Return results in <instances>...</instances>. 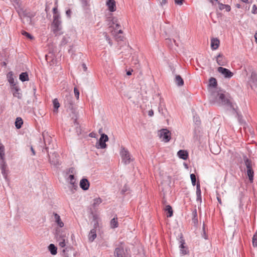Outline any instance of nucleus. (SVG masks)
Masks as SVG:
<instances>
[{
  "label": "nucleus",
  "mask_w": 257,
  "mask_h": 257,
  "mask_svg": "<svg viewBox=\"0 0 257 257\" xmlns=\"http://www.w3.org/2000/svg\"><path fill=\"white\" fill-rule=\"evenodd\" d=\"M209 85L213 87H215L217 86V81L215 78L211 77L209 79Z\"/></svg>",
  "instance_id": "72a5a7b5"
},
{
  "label": "nucleus",
  "mask_w": 257,
  "mask_h": 257,
  "mask_svg": "<svg viewBox=\"0 0 257 257\" xmlns=\"http://www.w3.org/2000/svg\"><path fill=\"white\" fill-rule=\"evenodd\" d=\"M49 250L50 251L51 253L53 255L56 254L57 251V248L53 244H50L48 246Z\"/></svg>",
  "instance_id": "b1692460"
},
{
  "label": "nucleus",
  "mask_w": 257,
  "mask_h": 257,
  "mask_svg": "<svg viewBox=\"0 0 257 257\" xmlns=\"http://www.w3.org/2000/svg\"><path fill=\"white\" fill-rule=\"evenodd\" d=\"M190 178H191V182H192V184L193 186H195L196 185V181L195 175L194 174H191L190 175Z\"/></svg>",
  "instance_id": "58836bf2"
},
{
  "label": "nucleus",
  "mask_w": 257,
  "mask_h": 257,
  "mask_svg": "<svg viewBox=\"0 0 257 257\" xmlns=\"http://www.w3.org/2000/svg\"><path fill=\"white\" fill-rule=\"evenodd\" d=\"M73 169H73V168H70V169H69V172H70V173H73Z\"/></svg>",
  "instance_id": "338daca9"
},
{
  "label": "nucleus",
  "mask_w": 257,
  "mask_h": 257,
  "mask_svg": "<svg viewBox=\"0 0 257 257\" xmlns=\"http://www.w3.org/2000/svg\"><path fill=\"white\" fill-rule=\"evenodd\" d=\"M256 9H257V8H256V7L255 6V5H253V8H252V10L254 11H255V10H256Z\"/></svg>",
  "instance_id": "e2e57ef3"
},
{
  "label": "nucleus",
  "mask_w": 257,
  "mask_h": 257,
  "mask_svg": "<svg viewBox=\"0 0 257 257\" xmlns=\"http://www.w3.org/2000/svg\"><path fill=\"white\" fill-rule=\"evenodd\" d=\"M120 155L122 158V161L125 164H128L133 161L131 155L128 151L124 148H122L120 152Z\"/></svg>",
  "instance_id": "7ed1b4c3"
},
{
  "label": "nucleus",
  "mask_w": 257,
  "mask_h": 257,
  "mask_svg": "<svg viewBox=\"0 0 257 257\" xmlns=\"http://www.w3.org/2000/svg\"><path fill=\"white\" fill-rule=\"evenodd\" d=\"M243 2L246 3H249L251 2V0H241Z\"/></svg>",
  "instance_id": "bf43d9fd"
},
{
  "label": "nucleus",
  "mask_w": 257,
  "mask_h": 257,
  "mask_svg": "<svg viewBox=\"0 0 257 257\" xmlns=\"http://www.w3.org/2000/svg\"><path fill=\"white\" fill-rule=\"evenodd\" d=\"M22 34L23 36H26L29 39L32 40L34 38V37L30 34L28 33V32H27L26 31H23L22 32Z\"/></svg>",
  "instance_id": "4c0bfd02"
},
{
  "label": "nucleus",
  "mask_w": 257,
  "mask_h": 257,
  "mask_svg": "<svg viewBox=\"0 0 257 257\" xmlns=\"http://www.w3.org/2000/svg\"><path fill=\"white\" fill-rule=\"evenodd\" d=\"M11 91L13 96L18 99H21L22 97V94L21 93L20 89L17 86H14L11 87Z\"/></svg>",
  "instance_id": "f8f14e48"
},
{
  "label": "nucleus",
  "mask_w": 257,
  "mask_h": 257,
  "mask_svg": "<svg viewBox=\"0 0 257 257\" xmlns=\"http://www.w3.org/2000/svg\"><path fill=\"white\" fill-rule=\"evenodd\" d=\"M183 1L184 0H175V3L177 5H182Z\"/></svg>",
  "instance_id": "de8ad7c7"
},
{
  "label": "nucleus",
  "mask_w": 257,
  "mask_h": 257,
  "mask_svg": "<svg viewBox=\"0 0 257 257\" xmlns=\"http://www.w3.org/2000/svg\"><path fill=\"white\" fill-rule=\"evenodd\" d=\"M115 37L116 39L120 40H122V38H123L122 37L119 36L118 35H116Z\"/></svg>",
  "instance_id": "8fccbe9b"
},
{
  "label": "nucleus",
  "mask_w": 257,
  "mask_h": 257,
  "mask_svg": "<svg viewBox=\"0 0 257 257\" xmlns=\"http://www.w3.org/2000/svg\"><path fill=\"white\" fill-rule=\"evenodd\" d=\"M181 244L179 246L180 247V253L182 255L186 254L188 252V250L186 248H185V247L184 246V244L185 243L184 241L183 240L180 241Z\"/></svg>",
  "instance_id": "412c9836"
},
{
  "label": "nucleus",
  "mask_w": 257,
  "mask_h": 257,
  "mask_svg": "<svg viewBox=\"0 0 257 257\" xmlns=\"http://www.w3.org/2000/svg\"><path fill=\"white\" fill-rule=\"evenodd\" d=\"M66 15H67L68 16L70 17V15H71V10H67V11H66Z\"/></svg>",
  "instance_id": "864d4df0"
},
{
  "label": "nucleus",
  "mask_w": 257,
  "mask_h": 257,
  "mask_svg": "<svg viewBox=\"0 0 257 257\" xmlns=\"http://www.w3.org/2000/svg\"><path fill=\"white\" fill-rule=\"evenodd\" d=\"M177 155L180 159L184 160H187L188 157V152L183 150H179L177 153Z\"/></svg>",
  "instance_id": "2eb2a0df"
},
{
  "label": "nucleus",
  "mask_w": 257,
  "mask_h": 257,
  "mask_svg": "<svg viewBox=\"0 0 257 257\" xmlns=\"http://www.w3.org/2000/svg\"><path fill=\"white\" fill-rule=\"evenodd\" d=\"M215 97V101L218 102L219 104L221 105H228L230 106L233 109L235 110V108L234 105L232 104L230 100L226 98L225 95L223 93H214L211 95V98Z\"/></svg>",
  "instance_id": "f257e3e1"
},
{
  "label": "nucleus",
  "mask_w": 257,
  "mask_h": 257,
  "mask_svg": "<svg viewBox=\"0 0 257 257\" xmlns=\"http://www.w3.org/2000/svg\"><path fill=\"white\" fill-rule=\"evenodd\" d=\"M120 25L118 23H117L115 24V28H114L115 29H116L117 28H118L120 27Z\"/></svg>",
  "instance_id": "052dcab7"
},
{
  "label": "nucleus",
  "mask_w": 257,
  "mask_h": 257,
  "mask_svg": "<svg viewBox=\"0 0 257 257\" xmlns=\"http://www.w3.org/2000/svg\"><path fill=\"white\" fill-rule=\"evenodd\" d=\"M115 257H123L124 250L121 247L116 248L114 251Z\"/></svg>",
  "instance_id": "dca6fc26"
},
{
  "label": "nucleus",
  "mask_w": 257,
  "mask_h": 257,
  "mask_svg": "<svg viewBox=\"0 0 257 257\" xmlns=\"http://www.w3.org/2000/svg\"><path fill=\"white\" fill-rule=\"evenodd\" d=\"M57 242L59 243V245L61 247H64L66 245V240L67 238H56Z\"/></svg>",
  "instance_id": "2f4dec72"
},
{
  "label": "nucleus",
  "mask_w": 257,
  "mask_h": 257,
  "mask_svg": "<svg viewBox=\"0 0 257 257\" xmlns=\"http://www.w3.org/2000/svg\"><path fill=\"white\" fill-rule=\"evenodd\" d=\"M81 3L84 7H87L89 5L88 0H80Z\"/></svg>",
  "instance_id": "a18cd8bd"
},
{
  "label": "nucleus",
  "mask_w": 257,
  "mask_h": 257,
  "mask_svg": "<svg viewBox=\"0 0 257 257\" xmlns=\"http://www.w3.org/2000/svg\"><path fill=\"white\" fill-rule=\"evenodd\" d=\"M23 22L24 23L30 24L31 23V18L29 16H25L23 19Z\"/></svg>",
  "instance_id": "e433bc0d"
},
{
  "label": "nucleus",
  "mask_w": 257,
  "mask_h": 257,
  "mask_svg": "<svg viewBox=\"0 0 257 257\" xmlns=\"http://www.w3.org/2000/svg\"><path fill=\"white\" fill-rule=\"evenodd\" d=\"M211 3L213 4L214 2H218V0H209Z\"/></svg>",
  "instance_id": "69168bd1"
},
{
  "label": "nucleus",
  "mask_w": 257,
  "mask_h": 257,
  "mask_svg": "<svg viewBox=\"0 0 257 257\" xmlns=\"http://www.w3.org/2000/svg\"><path fill=\"white\" fill-rule=\"evenodd\" d=\"M82 68L83 69V70L84 71H86L87 70V67H86V65L84 64V63H83L82 64Z\"/></svg>",
  "instance_id": "09e8293b"
},
{
  "label": "nucleus",
  "mask_w": 257,
  "mask_h": 257,
  "mask_svg": "<svg viewBox=\"0 0 257 257\" xmlns=\"http://www.w3.org/2000/svg\"><path fill=\"white\" fill-rule=\"evenodd\" d=\"M69 179L72 187L74 188V190H76V188L77 187V186L76 184H75V179L74 175H70L69 176Z\"/></svg>",
  "instance_id": "7c9ffc66"
},
{
  "label": "nucleus",
  "mask_w": 257,
  "mask_h": 257,
  "mask_svg": "<svg viewBox=\"0 0 257 257\" xmlns=\"http://www.w3.org/2000/svg\"><path fill=\"white\" fill-rule=\"evenodd\" d=\"M167 3V0H162L161 4L162 6L165 5Z\"/></svg>",
  "instance_id": "5fc2aeb1"
},
{
  "label": "nucleus",
  "mask_w": 257,
  "mask_h": 257,
  "mask_svg": "<svg viewBox=\"0 0 257 257\" xmlns=\"http://www.w3.org/2000/svg\"><path fill=\"white\" fill-rule=\"evenodd\" d=\"M96 237V229H92L88 235V239L90 242H92Z\"/></svg>",
  "instance_id": "6ab92c4d"
},
{
  "label": "nucleus",
  "mask_w": 257,
  "mask_h": 257,
  "mask_svg": "<svg viewBox=\"0 0 257 257\" xmlns=\"http://www.w3.org/2000/svg\"><path fill=\"white\" fill-rule=\"evenodd\" d=\"M80 187L83 190H87L89 187V183L87 179L83 178L80 182Z\"/></svg>",
  "instance_id": "4468645a"
},
{
  "label": "nucleus",
  "mask_w": 257,
  "mask_h": 257,
  "mask_svg": "<svg viewBox=\"0 0 257 257\" xmlns=\"http://www.w3.org/2000/svg\"><path fill=\"white\" fill-rule=\"evenodd\" d=\"M2 173L6 180L7 179V176L8 174V170L7 169L1 170Z\"/></svg>",
  "instance_id": "ea45409f"
},
{
  "label": "nucleus",
  "mask_w": 257,
  "mask_h": 257,
  "mask_svg": "<svg viewBox=\"0 0 257 257\" xmlns=\"http://www.w3.org/2000/svg\"><path fill=\"white\" fill-rule=\"evenodd\" d=\"M215 59L217 64L219 66H226L228 63L227 59L221 53H219Z\"/></svg>",
  "instance_id": "1a4fd4ad"
},
{
  "label": "nucleus",
  "mask_w": 257,
  "mask_h": 257,
  "mask_svg": "<svg viewBox=\"0 0 257 257\" xmlns=\"http://www.w3.org/2000/svg\"><path fill=\"white\" fill-rule=\"evenodd\" d=\"M219 45V41L217 39H212L211 42V47L213 50L217 49Z\"/></svg>",
  "instance_id": "aec40b11"
},
{
  "label": "nucleus",
  "mask_w": 257,
  "mask_h": 257,
  "mask_svg": "<svg viewBox=\"0 0 257 257\" xmlns=\"http://www.w3.org/2000/svg\"><path fill=\"white\" fill-rule=\"evenodd\" d=\"M108 141V136L104 134H102L99 140L98 144L96 143V147L99 149H105L106 148L105 143Z\"/></svg>",
  "instance_id": "20e7f679"
},
{
  "label": "nucleus",
  "mask_w": 257,
  "mask_h": 257,
  "mask_svg": "<svg viewBox=\"0 0 257 257\" xmlns=\"http://www.w3.org/2000/svg\"><path fill=\"white\" fill-rule=\"evenodd\" d=\"M74 94H75V97H76V98L77 99H79V90L77 88H74Z\"/></svg>",
  "instance_id": "79ce46f5"
},
{
  "label": "nucleus",
  "mask_w": 257,
  "mask_h": 257,
  "mask_svg": "<svg viewBox=\"0 0 257 257\" xmlns=\"http://www.w3.org/2000/svg\"><path fill=\"white\" fill-rule=\"evenodd\" d=\"M102 202V200L100 198H97L93 199V203L92 206L93 207H96L98 206Z\"/></svg>",
  "instance_id": "473e14b6"
},
{
  "label": "nucleus",
  "mask_w": 257,
  "mask_h": 257,
  "mask_svg": "<svg viewBox=\"0 0 257 257\" xmlns=\"http://www.w3.org/2000/svg\"><path fill=\"white\" fill-rule=\"evenodd\" d=\"M104 35L106 40L108 42V43L110 46H112V43L110 40V38L108 37V36L106 33H104Z\"/></svg>",
  "instance_id": "a19ab883"
},
{
  "label": "nucleus",
  "mask_w": 257,
  "mask_h": 257,
  "mask_svg": "<svg viewBox=\"0 0 257 257\" xmlns=\"http://www.w3.org/2000/svg\"><path fill=\"white\" fill-rule=\"evenodd\" d=\"M217 200H218V201L219 202V203L220 204H221V199H220V198H219V197H217Z\"/></svg>",
  "instance_id": "774afa93"
},
{
  "label": "nucleus",
  "mask_w": 257,
  "mask_h": 257,
  "mask_svg": "<svg viewBox=\"0 0 257 257\" xmlns=\"http://www.w3.org/2000/svg\"><path fill=\"white\" fill-rule=\"evenodd\" d=\"M160 137L165 142H168L170 139V132L167 129H162L160 133Z\"/></svg>",
  "instance_id": "6e6552de"
},
{
  "label": "nucleus",
  "mask_w": 257,
  "mask_h": 257,
  "mask_svg": "<svg viewBox=\"0 0 257 257\" xmlns=\"http://www.w3.org/2000/svg\"><path fill=\"white\" fill-rule=\"evenodd\" d=\"M0 168L1 170L7 169V164L4 159L0 160Z\"/></svg>",
  "instance_id": "f704fd0d"
},
{
  "label": "nucleus",
  "mask_w": 257,
  "mask_h": 257,
  "mask_svg": "<svg viewBox=\"0 0 257 257\" xmlns=\"http://www.w3.org/2000/svg\"><path fill=\"white\" fill-rule=\"evenodd\" d=\"M218 8L220 10L225 9L227 12L230 11V7L229 5H224L220 3H218Z\"/></svg>",
  "instance_id": "393cba45"
},
{
  "label": "nucleus",
  "mask_w": 257,
  "mask_h": 257,
  "mask_svg": "<svg viewBox=\"0 0 257 257\" xmlns=\"http://www.w3.org/2000/svg\"><path fill=\"white\" fill-rule=\"evenodd\" d=\"M48 155L49 162L51 165H53L54 167H57L60 165L58 159L59 155L57 153L54 152L52 155H50L48 153Z\"/></svg>",
  "instance_id": "39448f33"
},
{
  "label": "nucleus",
  "mask_w": 257,
  "mask_h": 257,
  "mask_svg": "<svg viewBox=\"0 0 257 257\" xmlns=\"http://www.w3.org/2000/svg\"><path fill=\"white\" fill-rule=\"evenodd\" d=\"M249 84L252 89H257V74L255 72L251 73Z\"/></svg>",
  "instance_id": "9d476101"
},
{
  "label": "nucleus",
  "mask_w": 257,
  "mask_h": 257,
  "mask_svg": "<svg viewBox=\"0 0 257 257\" xmlns=\"http://www.w3.org/2000/svg\"><path fill=\"white\" fill-rule=\"evenodd\" d=\"M23 121L21 117H17L15 121V126L17 128L19 129L22 127Z\"/></svg>",
  "instance_id": "bb28decb"
},
{
  "label": "nucleus",
  "mask_w": 257,
  "mask_h": 257,
  "mask_svg": "<svg viewBox=\"0 0 257 257\" xmlns=\"http://www.w3.org/2000/svg\"><path fill=\"white\" fill-rule=\"evenodd\" d=\"M110 225L111 228H115L118 226L117 218L114 217L112 218L110 222Z\"/></svg>",
  "instance_id": "5701e85b"
},
{
  "label": "nucleus",
  "mask_w": 257,
  "mask_h": 257,
  "mask_svg": "<svg viewBox=\"0 0 257 257\" xmlns=\"http://www.w3.org/2000/svg\"><path fill=\"white\" fill-rule=\"evenodd\" d=\"M175 83L179 86H181L184 84V81L180 75H176L175 79Z\"/></svg>",
  "instance_id": "4be33fe9"
},
{
  "label": "nucleus",
  "mask_w": 257,
  "mask_h": 257,
  "mask_svg": "<svg viewBox=\"0 0 257 257\" xmlns=\"http://www.w3.org/2000/svg\"><path fill=\"white\" fill-rule=\"evenodd\" d=\"M215 147H216V148H217L216 150H214V151H212V147H211L210 150H211V151L212 152V153H213L214 154H217L220 152V149H219V147L218 146H217V145L215 146Z\"/></svg>",
  "instance_id": "37998d69"
},
{
  "label": "nucleus",
  "mask_w": 257,
  "mask_h": 257,
  "mask_svg": "<svg viewBox=\"0 0 257 257\" xmlns=\"http://www.w3.org/2000/svg\"><path fill=\"white\" fill-rule=\"evenodd\" d=\"M132 71H130V70H129V71H128L126 72V74H127V75H131L132 74Z\"/></svg>",
  "instance_id": "680f3d73"
},
{
  "label": "nucleus",
  "mask_w": 257,
  "mask_h": 257,
  "mask_svg": "<svg viewBox=\"0 0 257 257\" xmlns=\"http://www.w3.org/2000/svg\"><path fill=\"white\" fill-rule=\"evenodd\" d=\"M217 71L226 78H230L233 75V73L229 70L222 67H219Z\"/></svg>",
  "instance_id": "0eeeda50"
},
{
  "label": "nucleus",
  "mask_w": 257,
  "mask_h": 257,
  "mask_svg": "<svg viewBox=\"0 0 257 257\" xmlns=\"http://www.w3.org/2000/svg\"><path fill=\"white\" fill-rule=\"evenodd\" d=\"M118 23V21L117 19H112V24H116Z\"/></svg>",
  "instance_id": "4d7b16f0"
},
{
  "label": "nucleus",
  "mask_w": 257,
  "mask_h": 257,
  "mask_svg": "<svg viewBox=\"0 0 257 257\" xmlns=\"http://www.w3.org/2000/svg\"><path fill=\"white\" fill-rule=\"evenodd\" d=\"M31 152L32 153V155L33 156H35V154H36L35 151L34 149H33V148L32 146L31 147Z\"/></svg>",
  "instance_id": "603ef678"
},
{
  "label": "nucleus",
  "mask_w": 257,
  "mask_h": 257,
  "mask_svg": "<svg viewBox=\"0 0 257 257\" xmlns=\"http://www.w3.org/2000/svg\"><path fill=\"white\" fill-rule=\"evenodd\" d=\"M106 6L108 10L111 12H113L116 10L115 2L114 0H108L106 2Z\"/></svg>",
  "instance_id": "ddd939ff"
},
{
  "label": "nucleus",
  "mask_w": 257,
  "mask_h": 257,
  "mask_svg": "<svg viewBox=\"0 0 257 257\" xmlns=\"http://www.w3.org/2000/svg\"><path fill=\"white\" fill-rule=\"evenodd\" d=\"M164 210L168 212V215H167L168 217H171L173 215V210L171 206L169 205H166L164 208Z\"/></svg>",
  "instance_id": "c756f323"
},
{
  "label": "nucleus",
  "mask_w": 257,
  "mask_h": 257,
  "mask_svg": "<svg viewBox=\"0 0 257 257\" xmlns=\"http://www.w3.org/2000/svg\"><path fill=\"white\" fill-rule=\"evenodd\" d=\"M194 121L195 122L196 124H200V121L199 120V118L197 116H194Z\"/></svg>",
  "instance_id": "49530a36"
},
{
  "label": "nucleus",
  "mask_w": 257,
  "mask_h": 257,
  "mask_svg": "<svg viewBox=\"0 0 257 257\" xmlns=\"http://www.w3.org/2000/svg\"><path fill=\"white\" fill-rule=\"evenodd\" d=\"M252 245L254 247L257 246V234H254L253 235L252 238Z\"/></svg>",
  "instance_id": "c9c22d12"
},
{
  "label": "nucleus",
  "mask_w": 257,
  "mask_h": 257,
  "mask_svg": "<svg viewBox=\"0 0 257 257\" xmlns=\"http://www.w3.org/2000/svg\"><path fill=\"white\" fill-rule=\"evenodd\" d=\"M203 231H204L203 237H204L205 239H207V237H206V235H205V225H204V224H203Z\"/></svg>",
  "instance_id": "3c124183"
},
{
  "label": "nucleus",
  "mask_w": 257,
  "mask_h": 257,
  "mask_svg": "<svg viewBox=\"0 0 257 257\" xmlns=\"http://www.w3.org/2000/svg\"><path fill=\"white\" fill-rule=\"evenodd\" d=\"M73 96L70 94H67L64 98V102L66 105L70 109H73Z\"/></svg>",
  "instance_id": "9b49d317"
},
{
  "label": "nucleus",
  "mask_w": 257,
  "mask_h": 257,
  "mask_svg": "<svg viewBox=\"0 0 257 257\" xmlns=\"http://www.w3.org/2000/svg\"><path fill=\"white\" fill-rule=\"evenodd\" d=\"M56 238H67L66 234L60 229H57L56 233Z\"/></svg>",
  "instance_id": "f3484780"
},
{
  "label": "nucleus",
  "mask_w": 257,
  "mask_h": 257,
  "mask_svg": "<svg viewBox=\"0 0 257 257\" xmlns=\"http://www.w3.org/2000/svg\"><path fill=\"white\" fill-rule=\"evenodd\" d=\"M19 79L24 82L29 80L28 74L27 72H23L20 75Z\"/></svg>",
  "instance_id": "cd10ccee"
},
{
  "label": "nucleus",
  "mask_w": 257,
  "mask_h": 257,
  "mask_svg": "<svg viewBox=\"0 0 257 257\" xmlns=\"http://www.w3.org/2000/svg\"><path fill=\"white\" fill-rule=\"evenodd\" d=\"M54 217L55 221L57 223V225L60 227H62L64 226V223L61 221L60 216L57 213H54Z\"/></svg>",
  "instance_id": "a211bd4d"
},
{
  "label": "nucleus",
  "mask_w": 257,
  "mask_h": 257,
  "mask_svg": "<svg viewBox=\"0 0 257 257\" xmlns=\"http://www.w3.org/2000/svg\"><path fill=\"white\" fill-rule=\"evenodd\" d=\"M9 81L10 83L11 84L12 87H13L14 86H17L15 83V80L13 77H10L9 78Z\"/></svg>",
  "instance_id": "c03bdc74"
},
{
  "label": "nucleus",
  "mask_w": 257,
  "mask_h": 257,
  "mask_svg": "<svg viewBox=\"0 0 257 257\" xmlns=\"http://www.w3.org/2000/svg\"><path fill=\"white\" fill-rule=\"evenodd\" d=\"M201 190L200 188V184H197V190H196V195H197V201L201 202Z\"/></svg>",
  "instance_id": "a878e982"
},
{
  "label": "nucleus",
  "mask_w": 257,
  "mask_h": 257,
  "mask_svg": "<svg viewBox=\"0 0 257 257\" xmlns=\"http://www.w3.org/2000/svg\"><path fill=\"white\" fill-rule=\"evenodd\" d=\"M254 38H255V41L257 43V32L255 33V34L254 35Z\"/></svg>",
  "instance_id": "0e129e2a"
},
{
  "label": "nucleus",
  "mask_w": 257,
  "mask_h": 257,
  "mask_svg": "<svg viewBox=\"0 0 257 257\" xmlns=\"http://www.w3.org/2000/svg\"><path fill=\"white\" fill-rule=\"evenodd\" d=\"M148 114H149V115H150L151 116H153L154 114L153 111L152 110H150L149 111Z\"/></svg>",
  "instance_id": "6e6d98bb"
},
{
  "label": "nucleus",
  "mask_w": 257,
  "mask_h": 257,
  "mask_svg": "<svg viewBox=\"0 0 257 257\" xmlns=\"http://www.w3.org/2000/svg\"><path fill=\"white\" fill-rule=\"evenodd\" d=\"M53 25L54 26L53 31L55 35H57L60 34L61 33L59 32V31L61 29V21L59 20L57 16L54 17Z\"/></svg>",
  "instance_id": "423d86ee"
},
{
  "label": "nucleus",
  "mask_w": 257,
  "mask_h": 257,
  "mask_svg": "<svg viewBox=\"0 0 257 257\" xmlns=\"http://www.w3.org/2000/svg\"><path fill=\"white\" fill-rule=\"evenodd\" d=\"M89 136L90 137L94 138L95 137V134L93 133H91L89 134Z\"/></svg>",
  "instance_id": "13d9d810"
},
{
  "label": "nucleus",
  "mask_w": 257,
  "mask_h": 257,
  "mask_svg": "<svg viewBox=\"0 0 257 257\" xmlns=\"http://www.w3.org/2000/svg\"><path fill=\"white\" fill-rule=\"evenodd\" d=\"M244 161L245 166L247 168V174L249 180L250 182H252L253 179L254 173L252 169L251 162L246 157L244 158Z\"/></svg>",
  "instance_id": "f03ea898"
},
{
  "label": "nucleus",
  "mask_w": 257,
  "mask_h": 257,
  "mask_svg": "<svg viewBox=\"0 0 257 257\" xmlns=\"http://www.w3.org/2000/svg\"><path fill=\"white\" fill-rule=\"evenodd\" d=\"M53 104L54 107V112H57L58 109L60 107V103L57 98L53 100Z\"/></svg>",
  "instance_id": "c85d7f7f"
}]
</instances>
